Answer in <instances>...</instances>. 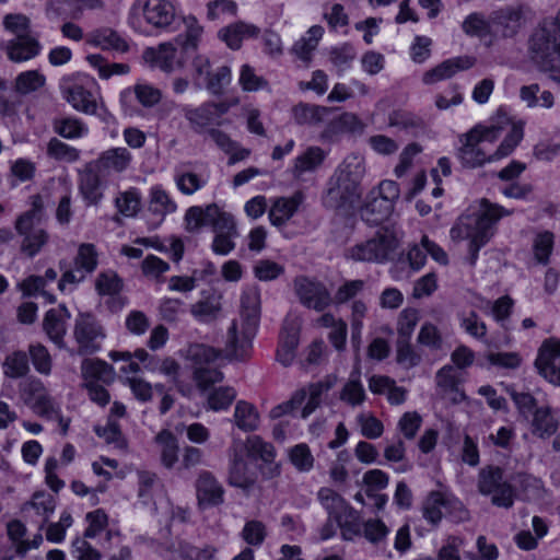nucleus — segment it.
Listing matches in <instances>:
<instances>
[{"mask_svg": "<svg viewBox=\"0 0 560 560\" xmlns=\"http://www.w3.org/2000/svg\"><path fill=\"white\" fill-rule=\"evenodd\" d=\"M104 179L106 177L96 170L92 162L85 165L80 174L79 189L88 203L97 205L102 199L101 186Z\"/></svg>", "mask_w": 560, "mask_h": 560, "instance_id": "nucleus-25", "label": "nucleus"}, {"mask_svg": "<svg viewBox=\"0 0 560 560\" xmlns=\"http://www.w3.org/2000/svg\"><path fill=\"white\" fill-rule=\"evenodd\" d=\"M98 266V253L94 244L82 243L79 245L72 266L66 259L59 261V268L62 271L58 281V289L61 292L73 291L91 276Z\"/></svg>", "mask_w": 560, "mask_h": 560, "instance_id": "nucleus-5", "label": "nucleus"}, {"mask_svg": "<svg viewBox=\"0 0 560 560\" xmlns=\"http://www.w3.org/2000/svg\"><path fill=\"white\" fill-rule=\"evenodd\" d=\"M293 289L300 303L316 312H323L331 303V295L326 285L306 276H298L293 280Z\"/></svg>", "mask_w": 560, "mask_h": 560, "instance_id": "nucleus-13", "label": "nucleus"}, {"mask_svg": "<svg viewBox=\"0 0 560 560\" xmlns=\"http://www.w3.org/2000/svg\"><path fill=\"white\" fill-rule=\"evenodd\" d=\"M28 352L35 370L44 375L50 374L52 361L47 348L42 343H34L30 345Z\"/></svg>", "mask_w": 560, "mask_h": 560, "instance_id": "nucleus-57", "label": "nucleus"}, {"mask_svg": "<svg viewBox=\"0 0 560 560\" xmlns=\"http://www.w3.org/2000/svg\"><path fill=\"white\" fill-rule=\"evenodd\" d=\"M40 44L30 35H20L7 44V54L11 61L22 62L36 57Z\"/></svg>", "mask_w": 560, "mask_h": 560, "instance_id": "nucleus-28", "label": "nucleus"}, {"mask_svg": "<svg viewBox=\"0 0 560 560\" xmlns=\"http://www.w3.org/2000/svg\"><path fill=\"white\" fill-rule=\"evenodd\" d=\"M443 516L454 522H464L468 520L469 513L455 497L432 491L423 503V517L432 525H438Z\"/></svg>", "mask_w": 560, "mask_h": 560, "instance_id": "nucleus-11", "label": "nucleus"}, {"mask_svg": "<svg viewBox=\"0 0 560 560\" xmlns=\"http://www.w3.org/2000/svg\"><path fill=\"white\" fill-rule=\"evenodd\" d=\"M81 373L85 381H107L110 378L113 369L102 360L85 359L81 364Z\"/></svg>", "mask_w": 560, "mask_h": 560, "instance_id": "nucleus-49", "label": "nucleus"}, {"mask_svg": "<svg viewBox=\"0 0 560 560\" xmlns=\"http://www.w3.org/2000/svg\"><path fill=\"white\" fill-rule=\"evenodd\" d=\"M43 203L39 196L33 197L32 209L22 213L15 222L16 232L23 236L21 250L34 257L48 242L47 232L40 226Z\"/></svg>", "mask_w": 560, "mask_h": 560, "instance_id": "nucleus-6", "label": "nucleus"}, {"mask_svg": "<svg viewBox=\"0 0 560 560\" xmlns=\"http://www.w3.org/2000/svg\"><path fill=\"white\" fill-rule=\"evenodd\" d=\"M332 109L319 105L300 103L293 107V117L299 125L315 126L324 122Z\"/></svg>", "mask_w": 560, "mask_h": 560, "instance_id": "nucleus-35", "label": "nucleus"}, {"mask_svg": "<svg viewBox=\"0 0 560 560\" xmlns=\"http://www.w3.org/2000/svg\"><path fill=\"white\" fill-rule=\"evenodd\" d=\"M524 131L521 124H514L499 148L492 154H487L481 148L480 136L477 130H469L459 137L460 147L457 158L462 165L468 168L482 166L487 162L499 161L510 155L523 139Z\"/></svg>", "mask_w": 560, "mask_h": 560, "instance_id": "nucleus-3", "label": "nucleus"}, {"mask_svg": "<svg viewBox=\"0 0 560 560\" xmlns=\"http://www.w3.org/2000/svg\"><path fill=\"white\" fill-rule=\"evenodd\" d=\"M505 392L511 396L512 400L516 405L520 415L526 420L534 413L535 409H537V401L529 393H520L512 385L505 386Z\"/></svg>", "mask_w": 560, "mask_h": 560, "instance_id": "nucleus-55", "label": "nucleus"}, {"mask_svg": "<svg viewBox=\"0 0 560 560\" xmlns=\"http://www.w3.org/2000/svg\"><path fill=\"white\" fill-rule=\"evenodd\" d=\"M195 487L200 508L218 506L224 502V489L212 472L202 470L196 479Z\"/></svg>", "mask_w": 560, "mask_h": 560, "instance_id": "nucleus-19", "label": "nucleus"}, {"mask_svg": "<svg viewBox=\"0 0 560 560\" xmlns=\"http://www.w3.org/2000/svg\"><path fill=\"white\" fill-rule=\"evenodd\" d=\"M95 290L101 295H115L122 290V280L114 270L98 273L95 280Z\"/></svg>", "mask_w": 560, "mask_h": 560, "instance_id": "nucleus-50", "label": "nucleus"}, {"mask_svg": "<svg viewBox=\"0 0 560 560\" xmlns=\"http://www.w3.org/2000/svg\"><path fill=\"white\" fill-rule=\"evenodd\" d=\"M225 110L226 108L223 104L209 102L197 108H186L184 116L195 132L208 135V130L219 124V118Z\"/></svg>", "mask_w": 560, "mask_h": 560, "instance_id": "nucleus-17", "label": "nucleus"}, {"mask_svg": "<svg viewBox=\"0 0 560 560\" xmlns=\"http://www.w3.org/2000/svg\"><path fill=\"white\" fill-rule=\"evenodd\" d=\"M47 153L50 158L66 162H75L80 158V151L57 138L49 140Z\"/></svg>", "mask_w": 560, "mask_h": 560, "instance_id": "nucleus-56", "label": "nucleus"}, {"mask_svg": "<svg viewBox=\"0 0 560 560\" xmlns=\"http://www.w3.org/2000/svg\"><path fill=\"white\" fill-rule=\"evenodd\" d=\"M54 131L66 139H78L89 131L88 126L79 118L66 116L52 120Z\"/></svg>", "mask_w": 560, "mask_h": 560, "instance_id": "nucleus-41", "label": "nucleus"}, {"mask_svg": "<svg viewBox=\"0 0 560 560\" xmlns=\"http://www.w3.org/2000/svg\"><path fill=\"white\" fill-rule=\"evenodd\" d=\"M155 442L160 446L161 462L166 468H173L178 460V441L173 433L167 430L161 431L155 436Z\"/></svg>", "mask_w": 560, "mask_h": 560, "instance_id": "nucleus-40", "label": "nucleus"}, {"mask_svg": "<svg viewBox=\"0 0 560 560\" xmlns=\"http://www.w3.org/2000/svg\"><path fill=\"white\" fill-rule=\"evenodd\" d=\"M267 529L262 522L247 521L241 532L242 539L249 546L259 547L265 541Z\"/></svg>", "mask_w": 560, "mask_h": 560, "instance_id": "nucleus-54", "label": "nucleus"}, {"mask_svg": "<svg viewBox=\"0 0 560 560\" xmlns=\"http://www.w3.org/2000/svg\"><path fill=\"white\" fill-rule=\"evenodd\" d=\"M253 271L259 281H272L284 273V267L269 259H260L254 266Z\"/></svg>", "mask_w": 560, "mask_h": 560, "instance_id": "nucleus-58", "label": "nucleus"}, {"mask_svg": "<svg viewBox=\"0 0 560 560\" xmlns=\"http://www.w3.org/2000/svg\"><path fill=\"white\" fill-rule=\"evenodd\" d=\"M325 153L318 147H310L303 154L295 159L294 175L300 176L305 172L314 171L324 161Z\"/></svg>", "mask_w": 560, "mask_h": 560, "instance_id": "nucleus-48", "label": "nucleus"}, {"mask_svg": "<svg viewBox=\"0 0 560 560\" xmlns=\"http://www.w3.org/2000/svg\"><path fill=\"white\" fill-rule=\"evenodd\" d=\"M62 93L68 103L79 112L94 114L96 112V102L90 91L82 85L73 83L62 86Z\"/></svg>", "mask_w": 560, "mask_h": 560, "instance_id": "nucleus-31", "label": "nucleus"}, {"mask_svg": "<svg viewBox=\"0 0 560 560\" xmlns=\"http://www.w3.org/2000/svg\"><path fill=\"white\" fill-rule=\"evenodd\" d=\"M393 209L392 203L370 191L365 203L360 210V215L366 223L377 225L388 218Z\"/></svg>", "mask_w": 560, "mask_h": 560, "instance_id": "nucleus-29", "label": "nucleus"}, {"mask_svg": "<svg viewBox=\"0 0 560 560\" xmlns=\"http://www.w3.org/2000/svg\"><path fill=\"white\" fill-rule=\"evenodd\" d=\"M302 199L303 198L301 192H295L290 198L282 197L276 199L269 211V219L271 224L281 226L287 221H289L296 212L299 206L302 202Z\"/></svg>", "mask_w": 560, "mask_h": 560, "instance_id": "nucleus-32", "label": "nucleus"}, {"mask_svg": "<svg viewBox=\"0 0 560 560\" xmlns=\"http://www.w3.org/2000/svg\"><path fill=\"white\" fill-rule=\"evenodd\" d=\"M228 482L232 487L242 489L246 494L253 491L257 482V474L249 469L241 442H234L229 448Z\"/></svg>", "mask_w": 560, "mask_h": 560, "instance_id": "nucleus-14", "label": "nucleus"}, {"mask_svg": "<svg viewBox=\"0 0 560 560\" xmlns=\"http://www.w3.org/2000/svg\"><path fill=\"white\" fill-rule=\"evenodd\" d=\"M148 209L162 221L167 214L177 210V205L162 186L155 185L151 187L149 192Z\"/></svg>", "mask_w": 560, "mask_h": 560, "instance_id": "nucleus-34", "label": "nucleus"}, {"mask_svg": "<svg viewBox=\"0 0 560 560\" xmlns=\"http://www.w3.org/2000/svg\"><path fill=\"white\" fill-rule=\"evenodd\" d=\"M388 125L397 127L413 135L424 129V121L412 113L405 110H394L389 114Z\"/></svg>", "mask_w": 560, "mask_h": 560, "instance_id": "nucleus-46", "label": "nucleus"}, {"mask_svg": "<svg viewBox=\"0 0 560 560\" xmlns=\"http://www.w3.org/2000/svg\"><path fill=\"white\" fill-rule=\"evenodd\" d=\"M290 460L300 471H308L314 465V457L311 450L304 443L298 444L291 448Z\"/></svg>", "mask_w": 560, "mask_h": 560, "instance_id": "nucleus-62", "label": "nucleus"}, {"mask_svg": "<svg viewBox=\"0 0 560 560\" xmlns=\"http://www.w3.org/2000/svg\"><path fill=\"white\" fill-rule=\"evenodd\" d=\"M73 337L78 343L79 355L96 353L102 348L106 332L100 320L92 313H79L73 327Z\"/></svg>", "mask_w": 560, "mask_h": 560, "instance_id": "nucleus-10", "label": "nucleus"}, {"mask_svg": "<svg viewBox=\"0 0 560 560\" xmlns=\"http://www.w3.org/2000/svg\"><path fill=\"white\" fill-rule=\"evenodd\" d=\"M132 90L138 102L144 107H153L162 98V92L148 83H137Z\"/></svg>", "mask_w": 560, "mask_h": 560, "instance_id": "nucleus-61", "label": "nucleus"}, {"mask_svg": "<svg viewBox=\"0 0 560 560\" xmlns=\"http://www.w3.org/2000/svg\"><path fill=\"white\" fill-rule=\"evenodd\" d=\"M259 34V28L253 24L244 22L233 23L219 32L220 38L231 49H238L244 38L256 37Z\"/></svg>", "mask_w": 560, "mask_h": 560, "instance_id": "nucleus-33", "label": "nucleus"}, {"mask_svg": "<svg viewBox=\"0 0 560 560\" xmlns=\"http://www.w3.org/2000/svg\"><path fill=\"white\" fill-rule=\"evenodd\" d=\"M243 447L248 456L266 464V467L261 468L264 477L271 479L280 474V466L275 463L276 450L271 443L264 441L258 435H253L246 440Z\"/></svg>", "mask_w": 560, "mask_h": 560, "instance_id": "nucleus-20", "label": "nucleus"}, {"mask_svg": "<svg viewBox=\"0 0 560 560\" xmlns=\"http://www.w3.org/2000/svg\"><path fill=\"white\" fill-rule=\"evenodd\" d=\"M418 320L419 313L416 308H405L398 317V339H410Z\"/></svg>", "mask_w": 560, "mask_h": 560, "instance_id": "nucleus-63", "label": "nucleus"}, {"mask_svg": "<svg viewBox=\"0 0 560 560\" xmlns=\"http://www.w3.org/2000/svg\"><path fill=\"white\" fill-rule=\"evenodd\" d=\"M215 203L208 205L206 208L199 206H192L188 208L184 218L185 229L188 232L194 233L202 226L210 225L211 221L213 220V214H215Z\"/></svg>", "mask_w": 560, "mask_h": 560, "instance_id": "nucleus-38", "label": "nucleus"}, {"mask_svg": "<svg viewBox=\"0 0 560 560\" xmlns=\"http://www.w3.org/2000/svg\"><path fill=\"white\" fill-rule=\"evenodd\" d=\"M4 374L11 378L25 376L30 371L28 357L23 351H15L5 358Z\"/></svg>", "mask_w": 560, "mask_h": 560, "instance_id": "nucleus-51", "label": "nucleus"}, {"mask_svg": "<svg viewBox=\"0 0 560 560\" xmlns=\"http://www.w3.org/2000/svg\"><path fill=\"white\" fill-rule=\"evenodd\" d=\"M43 329L47 337L59 348L65 349V336L67 334V320L54 310L46 312L43 319Z\"/></svg>", "mask_w": 560, "mask_h": 560, "instance_id": "nucleus-37", "label": "nucleus"}, {"mask_svg": "<svg viewBox=\"0 0 560 560\" xmlns=\"http://www.w3.org/2000/svg\"><path fill=\"white\" fill-rule=\"evenodd\" d=\"M256 330L252 329L249 334V324L242 322L241 328H238L237 323L234 320L226 335L224 348L226 357L235 360L244 359L252 348V340Z\"/></svg>", "mask_w": 560, "mask_h": 560, "instance_id": "nucleus-18", "label": "nucleus"}, {"mask_svg": "<svg viewBox=\"0 0 560 560\" xmlns=\"http://www.w3.org/2000/svg\"><path fill=\"white\" fill-rule=\"evenodd\" d=\"M186 23V37L185 39L182 36H178L175 39L177 46L180 47L183 52H188L189 50H195L198 45L199 37L202 33V27L197 23V20L194 16H189L185 19Z\"/></svg>", "mask_w": 560, "mask_h": 560, "instance_id": "nucleus-53", "label": "nucleus"}, {"mask_svg": "<svg viewBox=\"0 0 560 560\" xmlns=\"http://www.w3.org/2000/svg\"><path fill=\"white\" fill-rule=\"evenodd\" d=\"M504 471L494 465L485 466L479 470L477 487L481 494L491 495V503L499 508L513 506L515 491L513 486L503 479Z\"/></svg>", "mask_w": 560, "mask_h": 560, "instance_id": "nucleus-7", "label": "nucleus"}, {"mask_svg": "<svg viewBox=\"0 0 560 560\" xmlns=\"http://www.w3.org/2000/svg\"><path fill=\"white\" fill-rule=\"evenodd\" d=\"M175 18V8L167 0H136L129 12V23L133 28L142 27V19L150 25L163 28Z\"/></svg>", "mask_w": 560, "mask_h": 560, "instance_id": "nucleus-9", "label": "nucleus"}, {"mask_svg": "<svg viewBox=\"0 0 560 560\" xmlns=\"http://www.w3.org/2000/svg\"><path fill=\"white\" fill-rule=\"evenodd\" d=\"M33 390L39 392L35 397L33 405L34 411L40 417L51 420L54 419V416H58V409L56 408L52 398L44 393V388L39 382L33 384Z\"/></svg>", "mask_w": 560, "mask_h": 560, "instance_id": "nucleus-52", "label": "nucleus"}, {"mask_svg": "<svg viewBox=\"0 0 560 560\" xmlns=\"http://www.w3.org/2000/svg\"><path fill=\"white\" fill-rule=\"evenodd\" d=\"M512 211L502 206L490 202L488 199L480 201L477 211L462 214L450 231L453 241L469 240L468 262L474 266L478 259V253L494 235L495 224Z\"/></svg>", "mask_w": 560, "mask_h": 560, "instance_id": "nucleus-1", "label": "nucleus"}, {"mask_svg": "<svg viewBox=\"0 0 560 560\" xmlns=\"http://www.w3.org/2000/svg\"><path fill=\"white\" fill-rule=\"evenodd\" d=\"M476 59L469 56H459L447 59L423 74L424 84H434L452 78L456 72L467 70L475 65Z\"/></svg>", "mask_w": 560, "mask_h": 560, "instance_id": "nucleus-23", "label": "nucleus"}, {"mask_svg": "<svg viewBox=\"0 0 560 560\" xmlns=\"http://www.w3.org/2000/svg\"><path fill=\"white\" fill-rule=\"evenodd\" d=\"M183 51L177 55V47L173 43H162L158 47H147L142 52V59L150 67L171 73L176 68H183L185 59Z\"/></svg>", "mask_w": 560, "mask_h": 560, "instance_id": "nucleus-16", "label": "nucleus"}, {"mask_svg": "<svg viewBox=\"0 0 560 560\" xmlns=\"http://www.w3.org/2000/svg\"><path fill=\"white\" fill-rule=\"evenodd\" d=\"M175 183L178 190L187 196L195 194L201 189L206 182L202 180L196 173L184 172L175 175Z\"/></svg>", "mask_w": 560, "mask_h": 560, "instance_id": "nucleus-64", "label": "nucleus"}, {"mask_svg": "<svg viewBox=\"0 0 560 560\" xmlns=\"http://www.w3.org/2000/svg\"><path fill=\"white\" fill-rule=\"evenodd\" d=\"M131 160V153L126 148H112L101 153L92 163L107 178L113 174L125 172Z\"/></svg>", "mask_w": 560, "mask_h": 560, "instance_id": "nucleus-21", "label": "nucleus"}, {"mask_svg": "<svg viewBox=\"0 0 560 560\" xmlns=\"http://www.w3.org/2000/svg\"><path fill=\"white\" fill-rule=\"evenodd\" d=\"M88 43L103 50L127 52L129 45L115 30L101 27L88 34Z\"/></svg>", "mask_w": 560, "mask_h": 560, "instance_id": "nucleus-26", "label": "nucleus"}, {"mask_svg": "<svg viewBox=\"0 0 560 560\" xmlns=\"http://www.w3.org/2000/svg\"><path fill=\"white\" fill-rule=\"evenodd\" d=\"M397 246L392 232L378 231L374 237L349 248L347 256L354 261L382 264L393 258Z\"/></svg>", "mask_w": 560, "mask_h": 560, "instance_id": "nucleus-8", "label": "nucleus"}, {"mask_svg": "<svg viewBox=\"0 0 560 560\" xmlns=\"http://www.w3.org/2000/svg\"><path fill=\"white\" fill-rule=\"evenodd\" d=\"M535 366L547 382L560 386V339L550 337L538 349Z\"/></svg>", "mask_w": 560, "mask_h": 560, "instance_id": "nucleus-15", "label": "nucleus"}, {"mask_svg": "<svg viewBox=\"0 0 560 560\" xmlns=\"http://www.w3.org/2000/svg\"><path fill=\"white\" fill-rule=\"evenodd\" d=\"M80 0H49L46 3V15L49 19H79L81 14Z\"/></svg>", "mask_w": 560, "mask_h": 560, "instance_id": "nucleus-44", "label": "nucleus"}, {"mask_svg": "<svg viewBox=\"0 0 560 560\" xmlns=\"http://www.w3.org/2000/svg\"><path fill=\"white\" fill-rule=\"evenodd\" d=\"M364 174V164L362 159L351 155L347 156L337 167L334 175L338 180L348 184L355 190H361V179Z\"/></svg>", "mask_w": 560, "mask_h": 560, "instance_id": "nucleus-30", "label": "nucleus"}, {"mask_svg": "<svg viewBox=\"0 0 560 560\" xmlns=\"http://www.w3.org/2000/svg\"><path fill=\"white\" fill-rule=\"evenodd\" d=\"M234 423L244 432L257 430L259 425V415L254 405L244 400L237 401L234 410Z\"/></svg>", "mask_w": 560, "mask_h": 560, "instance_id": "nucleus-39", "label": "nucleus"}, {"mask_svg": "<svg viewBox=\"0 0 560 560\" xmlns=\"http://www.w3.org/2000/svg\"><path fill=\"white\" fill-rule=\"evenodd\" d=\"M115 206L119 213L127 218L136 217L142 207V197L137 188L121 191L115 198Z\"/></svg>", "mask_w": 560, "mask_h": 560, "instance_id": "nucleus-43", "label": "nucleus"}, {"mask_svg": "<svg viewBox=\"0 0 560 560\" xmlns=\"http://www.w3.org/2000/svg\"><path fill=\"white\" fill-rule=\"evenodd\" d=\"M335 384L336 377L328 375L324 380L308 385V388L305 389L308 399L301 412L303 419L307 418L320 406L323 394L330 390Z\"/></svg>", "mask_w": 560, "mask_h": 560, "instance_id": "nucleus-36", "label": "nucleus"}, {"mask_svg": "<svg viewBox=\"0 0 560 560\" xmlns=\"http://www.w3.org/2000/svg\"><path fill=\"white\" fill-rule=\"evenodd\" d=\"M532 416L533 434L544 439L552 435L557 431L558 423L551 415L549 407L537 408Z\"/></svg>", "mask_w": 560, "mask_h": 560, "instance_id": "nucleus-42", "label": "nucleus"}, {"mask_svg": "<svg viewBox=\"0 0 560 560\" xmlns=\"http://www.w3.org/2000/svg\"><path fill=\"white\" fill-rule=\"evenodd\" d=\"M340 400L347 402L351 407H357L364 402L365 390L360 381L359 370L353 371L349 381L343 385L340 392Z\"/></svg>", "mask_w": 560, "mask_h": 560, "instance_id": "nucleus-45", "label": "nucleus"}, {"mask_svg": "<svg viewBox=\"0 0 560 560\" xmlns=\"http://www.w3.org/2000/svg\"><path fill=\"white\" fill-rule=\"evenodd\" d=\"M523 11L521 8L504 7L490 14V22L504 37L514 36L523 24Z\"/></svg>", "mask_w": 560, "mask_h": 560, "instance_id": "nucleus-24", "label": "nucleus"}, {"mask_svg": "<svg viewBox=\"0 0 560 560\" xmlns=\"http://www.w3.org/2000/svg\"><path fill=\"white\" fill-rule=\"evenodd\" d=\"M528 58L542 71L560 70V10L544 20L527 39Z\"/></svg>", "mask_w": 560, "mask_h": 560, "instance_id": "nucleus-2", "label": "nucleus"}, {"mask_svg": "<svg viewBox=\"0 0 560 560\" xmlns=\"http://www.w3.org/2000/svg\"><path fill=\"white\" fill-rule=\"evenodd\" d=\"M260 318V291L250 287L243 291L241 296V319L249 324V332L257 329Z\"/></svg>", "mask_w": 560, "mask_h": 560, "instance_id": "nucleus-27", "label": "nucleus"}, {"mask_svg": "<svg viewBox=\"0 0 560 560\" xmlns=\"http://www.w3.org/2000/svg\"><path fill=\"white\" fill-rule=\"evenodd\" d=\"M46 78L37 70H28L21 72L14 84V91L21 95L36 92L45 85Z\"/></svg>", "mask_w": 560, "mask_h": 560, "instance_id": "nucleus-47", "label": "nucleus"}, {"mask_svg": "<svg viewBox=\"0 0 560 560\" xmlns=\"http://www.w3.org/2000/svg\"><path fill=\"white\" fill-rule=\"evenodd\" d=\"M317 499L327 514L335 517L343 540L351 541L361 536L362 524L359 512L349 505L339 493L330 488H320Z\"/></svg>", "mask_w": 560, "mask_h": 560, "instance_id": "nucleus-4", "label": "nucleus"}, {"mask_svg": "<svg viewBox=\"0 0 560 560\" xmlns=\"http://www.w3.org/2000/svg\"><path fill=\"white\" fill-rule=\"evenodd\" d=\"M553 248V234L551 232H544L538 234L534 240V255L539 264L547 265Z\"/></svg>", "mask_w": 560, "mask_h": 560, "instance_id": "nucleus-59", "label": "nucleus"}, {"mask_svg": "<svg viewBox=\"0 0 560 560\" xmlns=\"http://www.w3.org/2000/svg\"><path fill=\"white\" fill-rule=\"evenodd\" d=\"M490 23L482 13L474 12L463 21L462 30L469 36H481L489 32Z\"/></svg>", "mask_w": 560, "mask_h": 560, "instance_id": "nucleus-60", "label": "nucleus"}, {"mask_svg": "<svg viewBox=\"0 0 560 560\" xmlns=\"http://www.w3.org/2000/svg\"><path fill=\"white\" fill-rule=\"evenodd\" d=\"M361 192L331 176L324 202L331 209L350 208L360 199Z\"/></svg>", "mask_w": 560, "mask_h": 560, "instance_id": "nucleus-22", "label": "nucleus"}, {"mask_svg": "<svg viewBox=\"0 0 560 560\" xmlns=\"http://www.w3.org/2000/svg\"><path fill=\"white\" fill-rule=\"evenodd\" d=\"M189 353L198 365L194 371V380L200 390L205 392L223 380V374L218 369L205 366L213 363L221 355L220 350L206 345H195Z\"/></svg>", "mask_w": 560, "mask_h": 560, "instance_id": "nucleus-12", "label": "nucleus"}]
</instances>
